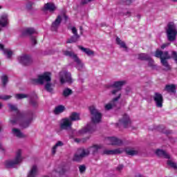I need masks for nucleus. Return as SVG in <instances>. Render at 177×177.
<instances>
[{
	"instance_id": "1",
	"label": "nucleus",
	"mask_w": 177,
	"mask_h": 177,
	"mask_svg": "<svg viewBox=\"0 0 177 177\" xmlns=\"http://www.w3.org/2000/svg\"><path fill=\"white\" fill-rule=\"evenodd\" d=\"M102 149H103V145L102 144L94 145L91 147L89 149H80L75 153L73 157V160L81 161V160L83 159L84 157L89 156L90 152L93 153V154H95L97 153V151H99L100 150H102Z\"/></svg>"
},
{
	"instance_id": "2",
	"label": "nucleus",
	"mask_w": 177,
	"mask_h": 177,
	"mask_svg": "<svg viewBox=\"0 0 177 177\" xmlns=\"http://www.w3.org/2000/svg\"><path fill=\"white\" fill-rule=\"evenodd\" d=\"M166 34L168 41H169L170 42H174V41H176L177 26L175 23L169 22L167 24Z\"/></svg>"
},
{
	"instance_id": "3",
	"label": "nucleus",
	"mask_w": 177,
	"mask_h": 177,
	"mask_svg": "<svg viewBox=\"0 0 177 177\" xmlns=\"http://www.w3.org/2000/svg\"><path fill=\"white\" fill-rule=\"evenodd\" d=\"M155 57L160 59L161 64L165 67V70L168 71L171 69V67L167 61V59H171V57H169V55L167 51L162 52L160 50H157L155 53Z\"/></svg>"
},
{
	"instance_id": "4",
	"label": "nucleus",
	"mask_w": 177,
	"mask_h": 177,
	"mask_svg": "<svg viewBox=\"0 0 177 177\" xmlns=\"http://www.w3.org/2000/svg\"><path fill=\"white\" fill-rule=\"evenodd\" d=\"M8 107L10 110H11V111H15L16 113V115L13 116L12 118L10 120L11 124H12V125H15V124L19 122V120H21L24 118V113L20 112L16 105L9 104Z\"/></svg>"
},
{
	"instance_id": "5",
	"label": "nucleus",
	"mask_w": 177,
	"mask_h": 177,
	"mask_svg": "<svg viewBox=\"0 0 177 177\" xmlns=\"http://www.w3.org/2000/svg\"><path fill=\"white\" fill-rule=\"evenodd\" d=\"M23 161V158H21V149H19L17 151L15 158L14 160H8L5 162L6 168H15V165H17L20 164Z\"/></svg>"
},
{
	"instance_id": "6",
	"label": "nucleus",
	"mask_w": 177,
	"mask_h": 177,
	"mask_svg": "<svg viewBox=\"0 0 177 177\" xmlns=\"http://www.w3.org/2000/svg\"><path fill=\"white\" fill-rule=\"evenodd\" d=\"M127 84V81L121 80L115 82L111 86L112 91H111V94L113 95H118L121 97V89H122V86Z\"/></svg>"
},
{
	"instance_id": "7",
	"label": "nucleus",
	"mask_w": 177,
	"mask_h": 177,
	"mask_svg": "<svg viewBox=\"0 0 177 177\" xmlns=\"http://www.w3.org/2000/svg\"><path fill=\"white\" fill-rule=\"evenodd\" d=\"M89 111L92 115L91 121L93 124H99V122L102 121V113H100L94 106H90Z\"/></svg>"
},
{
	"instance_id": "8",
	"label": "nucleus",
	"mask_w": 177,
	"mask_h": 177,
	"mask_svg": "<svg viewBox=\"0 0 177 177\" xmlns=\"http://www.w3.org/2000/svg\"><path fill=\"white\" fill-rule=\"evenodd\" d=\"M64 55L65 56H68L69 57H71V59H73L74 62L77 63L76 68H77V70L81 71L82 70V68H84V64L82 63L81 59H78L77 55H75L73 52L65 51L64 52Z\"/></svg>"
},
{
	"instance_id": "9",
	"label": "nucleus",
	"mask_w": 177,
	"mask_h": 177,
	"mask_svg": "<svg viewBox=\"0 0 177 177\" xmlns=\"http://www.w3.org/2000/svg\"><path fill=\"white\" fill-rule=\"evenodd\" d=\"M52 73L50 72L45 73V89L47 92L52 93L55 86L52 84Z\"/></svg>"
},
{
	"instance_id": "10",
	"label": "nucleus",
	"mask_w": 177,
	"mask_h": 177,
	"mask_svg": "<svg viewBox=\"0 0 177 177\" xmlns=\"http://www.w3.org/2000/svg\"><path fill=\"white\" fill-rule=\"evenodd\" d=\"M59 81L63 85V84H73V78H71V73L66 71H62L59 73Z\"/></svg>"
},
{
	"instance_id": "11",
	"label": "nucleus",
	"mask_w": 177,
	"mask_h": 177,
	"mask_svg": "<svg viewBox=\"0 0 177 177\" xmlns=\"http://www.w3.org/2000/svg\"><path fill=\"white\" fill-rule=\"evenodd\" d=\"M62 19H64L65 20H67L68 17H66V14H61L58 15L55 19V20L52 23V26H51L52 31H57V28L60 27V24L62 23Z\"/></svg>"
},
{
	"instance_id": "12",
	"label": "nucleus",
	"mask_w": 177,
	"mask_h": 177,
	"mask_svg": "<svg viewBox=\"0 0 177 177\" xmlns=\"http://www.w3.org/2000/svg\"><path fill=\"white\" fill-rule=\"evenodd\" d=\"M73 125V122L69 118H64L59 121V128L60 129L67 131L71 129V126Z\"/></svg>"
},
{
	"instance_id": "13",
	"label": "nucleus",
	"mask_w": 177,
	"mask_h": 177,
	"mask_svg": "<svg viewBox=\"0 0 177 177\" xmlns=\"http://www.w3.org/2000/svg\"><path fill=\"white\" fill-rule=\"evenodd\" d=\"M106 145H111L112 146H120L122 145V140L116 137H107L104 140Z\"/></svg>"
},
{
	"instance_id": "14",
	"label": "nucleus",
	"mask_w": 177,
	"mask_h": 177,
	"mask_svg": "<svg viewBox=\"0 0 177 177\" xmlns=\"http://www.w3.org/2000/svg\"><path fill=\"white\" fill-rule=\"evenodd\" d=\"M18 61L23 66H30L32 64V58L28 55H24L18 57Z\"/></svg>"
},
{
	"instance_id": "15",
	"label": "nucleus",
	"mask_w": 177,
	"mask_h": 177,
	"mask_svg": "<svg viewBox=\"0 0 177 177\" xmlns=\"http://www.w3.org/2000/svg\"><path fill=\"white\" fill-rule=\"evenodd\" d=\"M93 124H87L85 127L83 129L79 130L77 132H76V136H80V135H84V133H91L93 132L94 131Z\"/></svg>"
},
{
	"instance_id": "16",
	"label": "nucleus",
	"mask_w": 177,
	"mask_h": 177,
	"mask_svg": "<svg viewBox=\"0 0 177 177\" xmlns=\"http://www.w3.org/2000/svg\"><path fill=\"white\" fill-rule=\"evenodd\" d=\"M20 120H21L19 123V126L21 127V128H28L30 127V124H31V122H32V115H31L29 118L26 119V115H24V118L19 120L18 121Z\"/></svg>"
},
{
	"instance_id": "17",
	"label": "nucleus",
	"mask_w": 177,
	"mask_h": 177,
	"mask_svg": "<svg viewBox=\"0 0 177 177\" xmlns=\"http://www.w3.org/2000/svg\"><path fill=\"white\" fill-rule=\"evenodd\" d=\"M44 82H45V73L39 75L37 79L32 78L30 80L32 85H44Z\"/></svg>"
},
{
	"instance_id": "18",
	"label": "nucleus",
	"mask_w": 177,
	"mask_h": 177,
	"mask_svg": "<svg viewBox=\"0 0 177 177\" xmlns=\"http://www.w3.org/2000/svg\"><path fill=\"white\" fill-rule=\"evenodd\" d=\"M118 125L119 127H124V128H128V127L131 125V120L129 119V116H128V115H124L123 118L119 120Z\"/></svg>"
},
{
	"instance_id": "19",
	"label": "nucleus",
	"mask_w": 177,
	"mask_h": 177,
	"mask_svg": "<svg viewBox=\"0 0 177 177\" xmlns=\"http://www.w3.org/2000/svg\"><path fill=\"white\" fill-rule=\"evenodd\" d=\"M153 100L156 103V107H162V103L164 100L162 99V95L158 93H155Z\"/></svg>"
},
{
	"instance_id": "20",
	"label": "nucleus",
	"mask_w": 177,
	"mask_h": 177,
	"mask_svg": "<svg viewBox=\"0 0 177 177\" xmlns=\"http://www.w3.org/2000/svg\"><path fill=\"white\" fill-rule=\"evenodd\" d=\"M124 151L122 149H104L102 152V154L106 156H114L115 154H121Z\"/></svg>"
},
{
	"instance_id": "21",
	"label": "nucleus",
	"mask_w": 177,
	"mask_h": 177,
	"mask_svg": "<svg viewBox=\"0 0 177 177\" xmlns=\"http://www.w3.org/2000/svg\"><path fill=\"white\" fill-rule=\"evenodd\" d=\"M120 94H119V96H117L116 97L113 98L112 101H111L109 103L106 104L104 106L105 110H111L113 107H115V106H117L118 100H120Z\"/></svg>"
},
{
	"instance_id": "22",
	"label": "nucleus",
	"mask_w": 177,
	"mask_h": 177,
	"mask_svg": "<svg viewBox=\"0 0 177 177\" xmlns=\"http://www.w3.org/2000/svg\"><path fill=\"white\" fill-rule=\"evenodd\" d=\"M45 9L50 12V13H55L57 10V6L54 3L49 2L45 4Z\"/></svg>"
},
{
	"instance_id": "23",
	"label": "nucleus",
	"mask_w": 177,
	"mask_h": 177,
	"mask_svg": "<svg viewBox=\"0 0 177 177\" xmlns=\"http://www.w3.org/2000/svg\"><path fill=\"white\" fill-rule=\"evenodd\" d=\"M38 174V167L37 165H33L28 173L27 177H35Z\"/></svg>"
},
{
	"instance_id": "24",
	"label": "nucleus",
	"mask_w": 177,
	"mask_h": 177,
	"mask_svg": "<svg viewBox=\"0 0 177 177\" xmlns=\"http://www.w3.org/2000/svg\"><path fill=\"white\" fill-rule=\"evenodd\" d=\"M8 25V15L3 14L0 17V26L6 27Z\"/></svg>"
},
{
	"instance_id": "25",
	"label": "nucleus",
	"mask_w": 177,
	"mask_h": 177,
	"mask_svg": "<svg viewBox=\"0 0 177 177\" xmlns=\"http://www.w3.org/2000/svg\"><path fill=\"white\" fill-rule=\"evenodd\" d=\"M36 31L34 28H27L22 32V35L24 37L26 35H32V34H35Z\"/></svg>"
},
{
	"instance_id": "26",
	"label": "nucleus",
	"mask_w": 177,
	"mask_h": 177,
	"mask_svg": "<svg viewBox=\"0 0 177 177\" xmlns=\"http://www.w3.org/2000/svg\"><path fill=\"white\" fill-rule=\"evenodd\" d=\"M156 153L159 157H163L164 158H171L169 154H168L167 152L161 149H157Z\"/></svg>"
},
{
	"instance_id": "27",
	"label": "nucleus",
	"mask_w": 177,
	"mask_h": 177,
	"mask_svg": "<svg viewBox=\"0 0 177 177\" xmlns=\"http://www.w3.org/2000/svg\"><path fill=\"white\" fill-rule=\"evenodd\" d=\"M12 131L13 135H15V136H17V138H26V136H24V134H23V133H21V131L19 129L14 128L12 129Z\"/></svg>"
},
{
	"instance_id": "28",
	"label": "nucleus",
	"mask_w": 177,
	"mask_h": 177,
	"mask_svg": "<svg viewBox=\"0 0 177 177\" xmlns=\"http://www.w3.org/2000/svg\"><path fill=\"white\" fill-rule=\"evenodd\" d=\"M79 49H80V50H82V52L86 53L87 56H93L95 55V52H93V50L89 48H85L81 46H79Z\"/></svg>"
},
{
	"instance_id": "29",
	"label": "nucleus",
	"mask_w": 177,
	"mask_h": 177,
	"mask_svg": "<svg viewBox=\"0 0 177 177\" xmlns=\"http://www.w3.org/2000/svg\"><path fill=\"white\" fill-rule=\"evenodd\" d=\"M69 120L73 122V121H80L81 118H80V113H77L75 112H73L69 116Z\"/></svg>"
},
{
	"instance_id": "30",
	"label": "nucleus",
	"mask_w": 177,
	"mask_h": 177,
	"mask_svg": "<svg viewBox=\"0 0 177 177\" xmlns=\"http://www.w3.org/2000/svg\"><path fill=\"white\" fill-rule=\"evenodd\" d=\"M165 89L171 93H175L176 92V86L174 84L167 85Z\"/></svg>"
},
{
	"instance_id": "31",
	"label": "nucleus",
	"mask_w": 177,
	"mask_h": 177,
	"mask_svg": "<svg viewBox=\"0 0 177 177\" xmlns=\"http://www.w3.org/2000/svg\"><path fill=\"white\" fill-rule=\"evenodd\" d=\"M37 94H34L33 96L30 97V104L32 106V107H37L38 106V102L37 100H34L37 99Z\"/></svg>"
},
{
	"instance_id": "32",
	"label": "nucleus",
	"mask_w": 177,
	"mask_h": 177,
	"mask_svg": "<svg viewBox=\"0 0 177 177\" xmlns=\"http://www.w3.org/2000/svg\"><path fill=\"white\" fill-rule=\"evenodd\" d=\"M138 59L139 60H150V56L146 53H140L138 55Z\"/></svg>"
},
{
	"instance_id": "33",
	"label": "nucleus",
	"mask_w": 177,
	"mask_h": 177,
	"mask_svg": "<svg viewBox=\"0 0 177 177\" xmlns=\"http://www.w3.org/2000/svg\"><path fill=\"white\" fill-rule=\"evenodd\" d=\"M66 108H64V106L59 105L58 106L55 107L54 110V113L57 115L63 113L64 111Z\"/></svg>"
},
{
	"instance_id": "34",
	"label": "nucleus",
	"mask_w": 177,
	"mask_h": 177,
	"mask_svg": "<svg viewBox=\"0 0 177 177\" xmlns=\"http://www.w3.org/2000/svg\"><path fill=\"white\" fill-rule=\"evenodd\" d=\"M80 39V35H74L72 37L66 41V44H74V42H77Z\"/></svg>"
},
{
	"instance_id": "35",
	"label": "nucleus",
	"mask_w": 177,
	"mask_h": 177,
	"mask_svg": "<svg viewBox=\"0 0 177 177\" xmlns=\"http://www.w3.org/2000/svg\"><path fill=\"white\" fill-rule=\"evenodd\" d=\"M116 44L120 46V48H122L123 49H127V45L125 44V42L122 41L121 39L119 37H116Z\"/></svg>"
},
{
	"instance_id": "36",
	"label": "nucleus",
	"mask_w": 177,
	"mask_h": 177,
	"mask_svg": "<svg viewBox=\"0 0 177 177\" xmlns=\"http://www.w3.org/2000/svg\"><path fill=\"white\" fill-rule=\"evenodd\" d=\"M63 142L62 141H58L55 145L53 147V149H52V153L53 154H56V150L57 149V147H62V146H63Z\"/></svg>"
},
{
	"instance_id": "37",
	"label": "nucleus",
	"mask_w": 177,
	"mask_h": 177,
	"mask_svg": "<svg viewBox=\"0 0 177 177\" xmlns=\"http://www.w3.org/2000/svg\"><path fill=\"white\" fill-rule=\"evenodd\" d=\"M126 153L129 156H136L139 151L135 149H126Z\"/></svg>"
},
{
	"instance_id": "38",
	"label": "nucleus",
	"mask_w": 177,
	"mask_h": 177,
	"mask_svg": "<svg viewBox=\"0 0 177 177\" xmlns=\"http://www.w3.org/2000/svg\"><path fill=\"white\" fill-rule=\"evenodd\" d=\"M1 82H2L3 86L6 87V84H8V75H4L1 76Z\"/></svg>"
},
{
	"instance_id": "39",
	"label": "nucleus",
	"mask_w": 177,
	"mask_h": 177,
	"mask_svg": "<svg viewBox=\"0 0 177 177\" xmlns=\"http://www.w3.org/2000/svg\"><path fill=\"white\" fill-rule=\"evenodd\" d=\"M16 99L18 100H20L21 99H26V97H28V95L26 94H23V93H18L15 95Z\"/></svg>"
},
{
	"instance_id": "40",
	"label": "nucleus",
	"mask_w": 177,
	"mask_h": 177,
	"mask_svg": "<svg viewBox=\"0 0 177 177\" xmlns=\"http://www.w3.org/2000/svg\"><path fill=\"white\" fill-rule=\"evenodd\" d=\"M73 93V91L70 88H65L63 91V95L65 97H67V96H70Z\"/></svg>"
},
{
	"instance_id": "41",
	"label": "nucleus",
	"mask_w": 177,
	"mask_h": 177,
	"mask_svg": "<svg viewBox=\"0 0 177 177\" xmlns=\"http://www.w3.org/2000/svg\"><path fill=\"white\" fill-rule=\"evenodd\" d=\"M167 165H169L171 168H174V169H177L176 162H174L172 160H168L167 161Z\"/></svg>"
},
{
	"instance_id": "42",
	"label": "nucleus",
	"mask_w": 177,
	"mask_h": 177,
	"mask_svg": "<svg viewBox=\"0 0 177 177\" xmlns=\"http://www.w3.org/2000/svg\"><path fill=\"white\" fill-rule=\"evenodd\" d=\"M4 54L7 55L8 59H10L12 57V55H13V52L9 50H4Z\"/></svg>"
},
{
	"instance_id": "43",
	"label": "nucleus",
	"mask_w": 177,
	"mask_h": 177,
	"mask_svg": "<svg viewBox=\"0 0 177 177\" xmlns=\"http://www.w3.org/2000/svg\"><path fill=\"white\" fill-rule=\"evenodd\" d=\"M12 97L10 95H1L0 96V99L3 100H9ZM0 109H2V104L0 103Z\"/></svg>"
},
{
	"instance_id": "44",
	"label": "nucleus",
	"mask_w": 177,
	"mask_h": 177,
	"mask_svg": "<svg viewBox=\"0 0 177 177\" xmlns=\"http://www.w3.org/2000/svg\"><path fill=\"white\" fill-rule=\"evenodd\" d=\"M147 61L148 62V66H149V67H153L154 66V60H153L151 57H149V59H147Z\"/></svg>"
},
{
	"instance_id": "45",
	"label": "nucleus",
	"mask_w": 177,
	"mask_h": 177,
	"mask_svg": "<svg viewBox=\"0 0 177 177\" xmlns=\"http://www.w3.org/2000/svg\"><path fill=\"white\" fill-rule=\"evenodd\" d=\"M171 57L174 59V60H175L176 63L177 64V53H176V51H172Z\"/></svg>"
},
{
	"instance_id": "46",
	"label": "nucleus",
	"mask_w": 177,
	"mask_h": 177,
	"mask_svg": "<svg viewBox=\"0 0 177 177\" xmlns=\"http://www.w3.org/2000/svg\"><path fill=\"white\" fill-rule=\"evenodd\" d=\"M30 40L32 42V45H37V37H35L34 36H31Z\"/></svg>"
},
{
	"instance_id": "47",
	"label": "nucleus",
	"mask_w": 177,
	"mask_h": 177,
	"mask_svg": "<svg viewBox=\"0 0 177 177\" xmlns=\"http://www.w3.org/2000/svg\"><path fill=\"white\" fill-rule=\"evenodd\" d=\"M86 167H85L84 165H81L79 167V170L80 174H84V172L86 171Z\"/></svg>"
},
{
	"instance_id": "48",
	"label": "nucleus",
	"mask_w": 177,
	"mask_h": 177,
	"mask_svg": "<svg viewBox=\"0 0 177 177\" xmlns=\"http://www.w3.org/2000/svg\"><path fill=\"white\" fill-rule=\"evenodd\" d=\"M32 8V2L29 1L26 5V9H28V10H31Z\"/></svg>"
},
{
	"instance_id": "49",
	"label": "nucleus",
	"mask_w": 177,
	"mask_h": 177,
	"mask_svg": "<svg viewBox=\"0 0 177 177\" xmlns=\"http://www.w3.org/2000/svg\"><path fill=\"white\" fill-rule=\"evenodd\" d=\"M95 0H82L81 3L82 5H86V3H89V2H92Z\"/></svg>"
},
{
	"instance_id": "50",
	"label": "nucleus",
	"mask_w": 177,
	"mask_h": 177,
	"mask_svg": "<svg viewBox=\"0 0 177 177\" xmlns=\"http://www.w3.org/2000/svg\"><path fill=\"white\" fill-rule=\"evenodd\" d=\"M71 30L73 35H78V33L77 32V28L75 27H72Z\"/></svg>"
},
{
	"instance_id": "51",
	"label": "nucleus",
	"mask_w": 177,
	"mask_h": 177,
	"mask_svg": "<svg viewBox=\"0 0 177 177\" xmlns=\"http://www.w3.org/2000/svg\"><path fill=\"white\" fill-rule=\"evenodd\" d=\"M169 45H171V43H166L164 44L161 46V48L162 49H165V48H167V46H169Z\"/></svg>"
},
{
	"instance_id": "52",
	"label": "nucleus",
	"mask_w": 177,
	"mask_h": 177,
	"mask_svg": "<svg viewBox=\"0 0 177 177\" xmlns=\"http://www.w3.org/2000/svg\"><path fill=\"white\" fill-rule=\"evenodd\" d=\"M124 2H126V5H131L132 3V0H123Z\"/></svg>"
},
{
	"instance_id": "53",
	"label": "nucleus",
	"mask_w": 177,
	"mask_h": 177,
	"mask_svg": "<svg viewBox=\"0 0 177 177\" xmlns=\"http://www.w3.org/2000/svg\"><path fill=\"white\" fill-rule=\"evenodd\" d=\"M123 168H124V165H120L119 166H118L117 169L118 171H122Z\"/></svg>"
},
{
	"instance_id": "54",
	"label": "nucleus",
	"mask_w": 177,
	"mask_h": 177,
	"mask_svg": "<svg viewBox=\"0 0 177 177\" xmlns=\"http://www.w3.org/2000/svg\"><path fill=\"white\" fill-rule=\"evenodd\" d=\"M0 49H1V50H4L5 46H3V44H0Z\"/></svg>"
},
{
	"instance_id": "55",
	"label": "nucleus",
	"mask_w": 177,
	"mask_h": 177,
	"mask_svg": "<svg viewBox=\"0 0 177 177\" xmlns=\"http://www.w3.org/2000/svg\"><path fill=\"white\" fill-rule=\"evenodd\" d=\"M75 142H76V143H81L82 140L78 138H75Z\"/></svg>"
},
{
	"instance_id": "56",
	"label": "nucleus",
	"mask_w": 177,
	"mask_h": 177,
	"mask_svg": "<svg viewBox=\"0 0 177 177\" xmlns=\"http://www.w3.org/2000/svg\"><path fill=\"white\" fill-rule=\"evenodd\" d=\"M58 172H59V175H62V174H64V169H62L61 171L60 170H58Z\"/></svg>"
},
{
	"instance_id": "57",
	"label": "nucleus",
	"mask_w": 177,
	"mask_h": 177,
	"mask_svg": "<svg viewBox=\"0 0 177 177\" xmlns=\"http://www.w3.org/2000/svg\"><path fill=\"white\" fill-rule=\"evenodd\" d=\"M131 15V12H127L126 14H125V16H129Z\"/></svg>"
},
{
	"instance_id": "58",
	"label": "nucleus",
	"mask_w": 177,
	"mask_h": 177,
	"mask_svg": "<svg viewBox=\"0 0 177 177\" xmlns=\"http://www.w3.org/2000/svg\"><path fill=\"white\" fill-rule=\"evenodd\" d=\"M42 12H45V6L41 8Z\"/></svg>"
},
{
	"instance_id": "59",
	"label": "nucleus",
	"mask_w": 177,
	"mask_h": 177,
	"mask_svg": "<svg viewBox=\"0 0 177 177\" xmlns=\"http://www.w3.org/2000/svg\"><path fill=\"white\" fill-rule=\"evenodd\" d=\"M172 2H177V0H171Z\"/></svg>"
},
{
	"instance_id": "60",
	"label": "nucleus",
	"mask_w": 177,
	"mask_h": 177,
	"mask_svg": "<svg viewBox=\"0 0 177 177\" xmlns=\"http://www.w3.org/2000/svg\"><path fill=\"white\" fill-rule=\"evenodd\" d=\"M2 7L1 6H0V9Z\"/></svg>"
},
{
	"instance_id": "61",
	"label": "nucleus",
	"mask_w": 177,
	"mask_h": 177,
	"mask_svg": "<svg viewBox=\"0 0 177 177\" xmlns=\"http://www.w3.org/2000/svg\"><path fill=\"white\" fill-rule=\"evenodd\" d=\"M0 131H1V127H0Z\"/></svg>"
},
{
	"instance_id": "62",
	"label": "nucleus",
	"mask_w": 177,
	"mask_h": 177,
	"mask_svg": "<svg viewBox=\"0 0 177 177\" xmlns=\"http://www.w3.org/2000/svg\"><path fill=\"white\" fill-rule=\"evenodd\" d=\"M0 31H1V28H0Z\"/></svg>"
}]
</instances>
